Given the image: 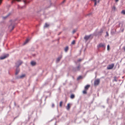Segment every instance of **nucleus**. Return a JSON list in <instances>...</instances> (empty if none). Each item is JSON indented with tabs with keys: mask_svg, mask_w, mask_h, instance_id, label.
Returning <instances> with one entry per match:
<instances>
[{
	"mask_svg": "<svg viewBox=\"0 0 125 125\" xmlns=\"http://www.w3.org/2000/svg\"><path fill=\"white\" fill-rule=\"evenodd\" d=\"M99 1H100V0H98V1L97 2L98 3H99Z\"/></svg>",
	"mask_w": 125,
	"mask_h": 125,
	"instance_id": "obj_38",
	"label": "nucleus"
},
{
	"mask_svg": "<svg viewBox=\"0 0 125 125\" xmlns=\"http://www.w3.org/2000/svg\"><path fill=\"white\" fill-rule=\"evenodd\" d=\"M25 7V6H22V7H21L20 6H19V5L18 6V8L19 9H20V8L22 9V8H24Z\"/></svg>",
	"mask_w": 125,
	"mask_h": 125,
	"instance_id": "obj_23",
	"label": "nucleus"
},
{
	"mask_svg": "<svg viewBox=\"0 0 125 125\" xmlns=\"http://www.w3.org/2000/svg\"><path fill=\"white\" fill-rule=\"evenodd\" d=\"M29 39H27L26 41H25V42L24 43V45H25V44H26L29 41Z\"/></svg>",
	"mask_w": 125,
	"mask_h": 125,
	"instance_id": "obj_20",
	"label": "nucleus"
},
{
	"mask_svg": "<svg viewBox=\"0 0 125 125\" xmlns=\"http://www.w3.org/2000/svg\"><path fill=\"white\" fill-rule=\"evenodd\" d=\"M110 49V46L109 45H108L107 46V50L108 51Z\"/></svg>",
	"mask_w": 125,
	"mask_h": 125,
	"instance_id": "obj_29",
	"label": "nucleus"
},
{
	"mask_svg": "<svg viewBox=\"0 0 125 125\" xmlns=\"http://www.w3.org/2000/svg\"><path fill=\"white\" fill-rule=\"evenodd\" d=\"M76 31V30H73V33H74Z\"/></svg>",
	"mask_w": 125,
	"mask_h": 125,
	"instance_id": "obj_34",
	"label": "nucleus"
},
{
	"mask_svg": "<svg viewBox=\"0 0 125 125\" xmlns=\"http://www.w3.org/2000/svg\"><path fill=\"white\" fill-rule=\"evenodd\" d=\"M109 100V99H108L107 100V103H108V101Z\"/></svg>",
	"mask_w": 125,
	"mask_h": 125,
	"instance_id": "obj_40",
	"label": "nucleus"
},
{
	"mask_svg": "<svg viewBox=\"0 0 125 125\" xmlns=\"http://www.w3.org/2000/svg\"><path fill=\"white\" fill-rule=\"evenodd\" d=\"M75 43V41L73 40L71 44H74Z\"/></svg>",
	"mask_w": 125,
	"mask_h": 125,
	"instance_id": "obj_30",
	"label": "nucleus"
},
{
	"mask_svg": "<svg viewBox=\"0 0 125 125\" xmlns=\"http://www.w3.org/2000/svg\"><path fill=\"white\" fill-rule=\"evenodd\" d=\"M15 25L14 21L10 20V24L9 26V28L10 31H11L14 28Z\"/></svg>",
	"mask_w": 125,
	"mask_h": 125,
	"instance_id": "obj_1",
	"label": "nucleus"
},
{
	"mask_svg": "<svg viewBox=\"0 0 125 125\" xmlns=\"http://www.w3.org/2000/svg\"><path fill=\"white\" fill-rule=\"evenodd\" d=\"M123 49L124 50V51H125V47H124L123 48Z\"/></svg>",
	"mask_w": 125,
	"mask_h": 125,
	"instance_id": "obj_35",
	"label": "nucleus"
},
{
	"mask_svg": "<svg viewBox=\"0 0 125 125\" xmlns=\"http://www.w3.org/2000/svg\"><path fill=\"white\" fill-rule=\"evenodd\" d=\"M49 7H50V6H49V7H48V8H49Z\"/></svg>",
	"mask_w": 125,
	"mask_h": 125,
	"instance_id": "obj_45",
	"label": "nucleus"
},
{
	"mask_svg": "<svg viewBox=\"0 0 125 125\" xmlns=\"http://www.w3.org/2000/svg\"><path fill=\"white\" fill-rule=\"evenodd\" d=\"M121 13L124 15H125V10H122L121 12Z\"/></svg>",
	"mask_w": 125,
	"mask_h": 125,
	"instance_id": "obj_24",
	"label": "nucleus"
},
{
	"mask_svg": "<svg viewBox=\"0 0 125 125\" xmlns=\"http://www.w3.org/2000/svg\"><path fill=\"white\" fill-rule=\"evenodd\" d=\"M65 1V0H64V1H63L62 2V3H63Z\"/></svg>",
	"mask_w": 125,
	"mask_h": 125,
	"instance_id": "obj_37",
	"label": "nucleus"
},
{
	"mask_svg": "<svg viewBox=\"0 0 125 125\" xmlns=\"http://www.w3.org/2000/svg\"><path fill=\"white\" fill-rule=\"evenodd\" d=\"M103 107L104 108V106H103Z\"/></svg>",
	"mask_w": 125,
	"mask_h": 125,
	"instance_id": "obj_47",
	"label": "nucleus"
},
{
	"mask_svg": "<svg viewBox=\"0 0 125 125\" xmlns=\"http://www.w3.org/2000/svg\"><path fill=\"white\" fill-rule=\"evenodd\" d=\"M93 0L94 1H96V0Z\"/></svg>",
	"mask_w": 125,
	"mask_h": 125,
	"instance_id": "obj_41",
	"label": "nucleus"
},
{
	"mask_svg": "<svg viewBox=\"0 0 125 125\" xmlns=\"http://www.w3.org/2000/svg\"><path fill=\"white\" fill-rule=\"evenodd\" d=\"M23 63V62L21 60L17 61L15 63V67L16 68H19V66Z\"/></svg>",
	"mask_w": 125,
	"mask_h": 125,
	"instance_id": "obj_2",
	"label": "nucleus"
},
{
	"mask_svg": "<svg viewBox=\"0 0 125 125\" xmlns=\"http://www.w3.org/2000/svg\"><path fill=\"white\" fill-rule=\"evenodd\" d=\"M20 71V69L19 68H16L15 74L17 75Z\"/></svg>",
	"mask_w": 125,
	"mask_h": 125,
	"instance_id": "obj_8",
	"label": "nucleus"
},
{
	"mask_svg": "<svg viewBox=\"0 0 125 125\" xmlns=\"http://www.w3.org/2000/svg\"><path fill=\"white\" fill-rule=\"evenodd\" d=\"M103 32V30L102 29H101L100 31L98 32L97 35L99 36L101 35L102 34Z\"/></svg>",
	"mask_w": 125,
	"mask_h": 125,
	"instance_id": "obj_10",
	"label": "nucleus"
},
{
	"mask_svg": "<svg viewBox=\"0 0 125 125\" xmlns=\"http://www.w3.org/2000/svg\"><path fill=\"white\" fill-rule=\"evenodd\" d=\"M118 1V0H115V1L116 2H117Z\"/></svg>",
	"mask_w": 125,
	"mask_h": 125,
	"instance_id": "obj_39",
	"label": "nucleus"
},
{
	"mask_svg": "<svg viewBox=\"0 0 125 125\" xmlns=\"http://www.w3.org/2000/svg\"><path fill=\"white\" fill-rule=\"evenodd\" d=\"M114 65V64L112 63L111 64L109 65L107 67L108 69H112Z\"/></svg>",
	"mask_w": 125,
	"mask_h": 125,
	"instance_id": "obj_4",
	"label": "nucleus"
},
{
	"mask_svg": "<svg viewBox=\"0 0 125 125\" xmlns=\"http://www.w3.org/2000/svg\"><path fill=\"white\" fill-rule=\"evenodd\" d=\"M11 14L10 13H8L6 16L3 17V19H6Z\"/></svg>",
	"mask_w": 125,
	"mask_h": 125,
	"instance_id": "obj_12",
	"label": "nucleus"
},
{
	"mask_svg": "<svg viewBox=\"0 0 125 125\" xmlns=\"http://www.w3.org/2000/svg\"><path fill=\"white\" fill-rule=\"evenodd\" d=\"M82 77L81 76H79L77 78V80H79L82 78Z\"/></svg>",
	"mask_w": 125,
	"mask_h": 125,
	"instance_id": "obj_21",
	"label": "nucleus"
},
{
	"mask_svg": "<svg viewBox=\"0 0 125 125\" xmlns=\"http://www.w3.org/2000/svg\"><path fill=\"white\" fill-rule=\"evenodd\" d=\"M117 77L116 76H115L114 77V80L116 82H117Z\"/></svg>",
	"mask_w": 125,
	"mask_h": 125,
	"instance_id": "obj_22",
	"label": "nucleus"
},
{
	"mask_svg": "<svg viewBox=\"0 0 125 125\" xmlns=\"http://www.w3.org/2000/svg\"><path fill=\"white\" fill-rule=\"evenodd\" d=\"M82 59H79L77 60V62H79L81 61Z\"/></svg>",
	"mask_w": 125,
	"mask_h": 125,
	"instance_id": "obj_32",
	"label": "nucleus"
},
{
	"mask_svg": "<svg viewBox=\"0 0 125 125\" xmlns=\"http://www.w3.org/2000/svg\"><path fill=\"white\" fill-rule=\"evenodd\" d=\"M54 104H52V107H53L54 106Z\"/></svg>",
	"mask_w": 125,
	"mask_h": 125,
	"instance_id": "obj_36",
	"label": "nucleus"
},
{
	"mask_svg": "<svg viewBox=\"0 0 125 125\" xmlns=\"http://www.w3.org/2000/svg\"><path fill=\"white\" fill-rule=\"evenodd\" d=\"M91 36V35L85 36L84 37V39L86 41H87L90 38Z\"/></svg>",
	"mask_w": 125,
	"mask_h": 125,
	"instance_id": "obj_7",
	"label": "nucleus"
},
{
	"mask_svg": "<svg viewBox=\"0 0 125 125\" xmlns=\"http://www.w3.org/2000/svg\"><path fill=\"white\" fill-rule=\"evenodd\" d=\"M35 54H33L32 55H33V56H35Z\"/></svg>",
	"mask_w": 125,
	"mask_h": 125,
	"instance_id": "obj_42",
	"label": "nucleus"
},
{
	"mask_svg": "<svg viewBox=\"0 0 125 125\" xmlns=\"http://www.w3.org/2000/svg\"><path fill=\"white\" fill-rule=\"evenodd\" d=\"M106 35H105V36L107 37L109 35V34L108 32H106Z\"/></svg>",
	"mask_w": 125,
	"mask_h": 125,
	"instance_id": "obj_31",
	"label": "nucleus"
},
{
	"mask_svg": "<svg viewBox=\"0 0 125 125\" xmlns=\"http://www.w3.org/2000/svg\"><path fill=\"white\" fill-rule=\"evenodd\" d=\"M100 83V80L98 79L95 80L94 81V85H98Z\"/></svg>",
	"mask_w": 125,
	"mask_h": 125,
	"instance_id": "obj_6",
	"label": "nucleus"
},
{
	"mask_svg": "<svg viewBox=\"0 0 125 125\" xmlns=\"http://www.w3.org/2000/svg\"><path fill=\"white\" fill-rule=\"evenodd\" d=\"M75 96L73 94H72L71 96L70 97L71 98L73 99L74 98V97Z\"/></svg>",
	"mask_w": 125,
	"mask_h": 125,
	"instance_id": "obj_19",
	"label": "nucleus"
},
{
	"mask_svg": "<svg viewBox=\"0 0 125 125\" xmlns=\"http://www.w3.org/2000/svg\"><path fill=\"white\" fill-rule=\"evenodd\" d=\"M80 69V65H79L77 67L73 68V71L74 72H76V71H79Z\"/></svg>",
	"mask_w": 125,
	"mask_h": 125,
	"instance_id": "obj_5",
	"label": "nucleus"
},
{
	"mask_svg": "<svg viewBox=\"0 0 125 125\" xmlns=\"http://www.w3.org/2000/svg\"><path fill=\"white\" fill-rule=\"evenodd\" d=\"M94 6H95L97 4V1H94Z\"/></svg>",
	"mask_w": 125,
	"mask_h": 125,
	"instance_id": "obj_33",
	"label": "nucleus"
},
{
	"mask_svg": "<svg viewBox=\"0 0 125 125\" xmlns=\"http://www.w3.org/2000/svg\"><path fill=\"white\" fill-rule=\"evenodd\" d=\"M31 64L32 66H33L36 64V62L34 61H32L31 62Z\"/></svg>",
	"mask_w": 125,
	"mask_h": 125,
	"instance_id": "obj_15",
	"label": "nucleus"
},
{
	"mask_svg": "<svg viewBox=\"0 0 125 125\" xmlns=\"http://www.w3.org/2000/svg\"><path fill=\"white\" fill-rule=\"evenodd\" d=\"M25 75L24 74H22V75H21L19 77L20 78H23V77H24L25 76Z\"/></svg>",
	"mask_w": 125,
	"mask_h": 125,
	"instance_id": "obj_26",
	"label": "nucleus"
},
{
	"mask_svg": "<svg viewBox=\"0 0 125 125\" xmlns=\"http://www.w3.org/2000/svg\"><path fill=\"white\" fill-rule=\"evenodd\" d=\"M21 1V0H12V1H11V3H12L13 1ZM2 1V0H0V4L1 3Z\"/></svg>",
	"mask_w": 125,
	"mask_h": 125,
	"instance_id": "obj_14",
	"label": "nucleus"
},
{
	"mask_svg": "<svg viewBox=\"0 0 125 125\" xmlns=\"http://www.w3.org/2000/svg\"><path fill=\"white\" fill-rule=\"evenodd\" d=\"M75 63L76 64L77 63V62H75Z\"/></svg>",
	"mask_w": 125,
	"mask_h": 125,
	"instance_id": "obj_44",
	"label": "nucleus"
},
{
	"mask_svg": "<svg viewBox=\"0 0 125 125\" xmlns=\"http://www.w3.org/2000/svg\"><path fill=\"white\" fill-rule=\"evenodd\" d=\"M86 91V90L85 89L83 91V93L84 94H86L87 93Z\"/></svg>",
	"mask_w": 125,
	"mask_h": 125,
	"instance_id": "obj_25",
	"label": "nucleus"
},
{
	"mask_svg": "<svg viewBox=\"0 0 125 125\" xmlns=\"http://www.w3.org/2000/svg\"><path fill=\"white\" fill-rule=\"evenodd\" d=\"M49 26V25L48 24H47L46 23L45 24V25L44 26V27H47Z\"/></svg>",
	"mask_w": 125,
	"mask_h": 125,
	"instance_id": "obj_27",
	"label": "nucleus"
},
{
	"mask_svg": "<svg viewBox=\"0 0 125 125\" xmlns=\"http://www.w3.org/2000/svg\"><path fill=\"white\" fill-rule=\"evenodd\" d=\"M62 58L61 56H59L56 59V62L57 63Z\"/></svg>",
	"mask_w": 125,
	"mask_h": 125,
	"instance_id": "obj_11",
	"label": "nucleus"
},
{
	"mask_svg": "<svg viewBox=\"0 0 125 125\" xmlns=\"http://www.w3.org/2000/svg\"><path fill=\"white\" fill-rule=\"evenodd\" d=\"M14 104H15V103H14Z\"/></svg>",
	"mask_w": 125,
	"mask_h": 125,
	"instance_id": "obj_48",
	"label": "nucleus"
},
{
	"mask_svg": "<svg viewBox=\"0 0 125 125\" xmlns=\"http://www.w3.org/2000/svg\"><path fill=\"white\" fill-rule=\"evenodd\" d=\"M90 87V85H86L84 87V89L85 90H87L89 87Z\"/></svg>",
	"mask_w": 125,
	"mask_h": 125,
	"instance_id": "obj_13",
	"label": "nucleus"
},
{
	"mask_svg": "<svg viewBox=\"0 0 125 125\" xmlns=\"http://www.w3.org/2000/svg\"><path fill=\"white\" fill-rule=\"evenodd\" d=\"M98 46L99 47H102L103 48H104L105 47V46L104 44L100 43L99 44Z\"/></svg>",
	"mask_w": 125,
	"mask_h": 125,
	"instance_id": "obj_9",
	"label": "nucleus"
},
{
	"mask_svg": "<svg viewBox=\"0 0 125 125\" xmlns=\"http://www.w3.org/2000/svg\"><path fill=\"white\" fill-rule=\"evenodd\" d=\"M62 101H61L60 102V107H61L62 106Z\"/></svg>",
	"mask_w": 125,
	"mask_h": 125,
	"instance_id": "obj_28",
	"label": "nucleus"
},
{
	"mask_svg": "<svg viewBox=\"0 0 125 125\" xmlns=\"http://www.w3.org/2000/svg\"><path fill=\"white\" fill-rule=\"evenodd\" d=\"M55 125H56V122L55 124Z\"/></svg>",
	"mask_w": 125,
	"mask_h": 125,
	"instance_id": "obj_43",
	"label": "nucleus"
},
{
	"mask_svg": "<svg viewBox=\"0 0 125 125\" xmlns=\"http://www.w3.org/2000/svg\"><path fill=\"white\" fill-rule=\"evenodd\" d=\"M122 31L123 32V30H122Z\"/></svg>",
	"mask_w": 125,
	"mask_h": 125,
	"instance_id": "obj_46",
	"label": "nucleus"
},
{
	"mask_svg": "<svg viewBox=\"0 0 125 125\" xmlns=\"http://www.w3.org/2000/svg\"><path fill=\"white\" fill-rule=\"evenodd\" d=\"M112 10L114 11H115L116 10V8L115 6L112 7Z\"/></svg>",
	"mask_w": 125,
	"mask_h": 125,
	"instance_id": "obj_18",
	"label": "nucleus"
},
{
	"mask_svg": "<svg viewBox=\"0 0 125 125\" xmlns=\"http://www.w3.org/2000/svg\"><path fill=\"white\" fill-rule=\"evenodd\" d=\"M9 55L8 54H4L2 56L0 57V59H4L7 57Z\"/></svg>",
	"mask_w": 125,
	"mask_h": 125,
	"instance_id": "obj_3",
	"label": "nucleus"
},
{
	"mask_svg": "<svg viewBox=\"0 0 125 125\" xmlns=\"http://www.w3.org/2000/svg\"><path fill=\"white\" fill-rule=\"evenodd\" d=\"M70 104L69 103L68 104H67V107H66V108L67 110H69V109H70Z\"/></svg>",
	"mask_w": 125,
	"mask_h": 125,
	"instance_id": "obj_16",
	"label": "nucleus"
},
{
	"mask_svg": "<svg viewBox=\"0 0 125 125\" xmlns=\"http://www.w3.org/2000/svg\"><path fill=\"white\" fill-rule=\"evenodd\" d=\"M68 50V46L66 47L64 49V51L66 52H67Z\"/></svg>",
	"mask_w": 125,
	"mask_h": 125,
	"instance_id": "obj_17",
	"label": "nucleus"
}]
</instances>
